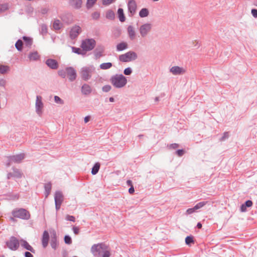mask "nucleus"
<instances>
[{
  "label": "nucleus",
  "instance_id": "obj_26",
  "mask_svg": "<svg viewBox=\"0 0 257 257\" xmlns=\"http://www.w3.org/2000/svg\"><path fill=\"white\" fill-rule=\"evenodd\" d=\"M127 48V44L126 42H121L118 44L116 46V49L118 51H122Z\"/></svg>",
  "mask_w": 257,
  "mask_h": 257
},
{
  "label": "nucleus",
  "instance_id": "obj_57",
  "mask_svg": "<svg viewBox=\"0 0 257 257\" xmlns=\"http://www.w3.org/2000/svg\"><path fill=\"white\" fill-rule=\"evenodd\" d=\"M25 257H33V255H32V254L31 252H30L29 251H26L25 253Z\"/></svg>",
  "mask_w": 257,
  "mask_h": 257
},
{
  "label": "nucleus",
  "instance_id": "obj_21",
  "mask_svg": "<svg viewBox=\"0 0 257 257\" xmlns=\"http://www.w3.org/2000/svg\"><path fill=\"white\" fill-rule=\"evenodd\" d=\"M46 63L52 69H56L58 67V63L55 60L48 59L46 61Z\"/></svg>",
  "mask_w": 257,
  "mask_h": 257
},
{
  "label": "nucleus",
  "instance_id": "obj_11",
  "mask_svg": "<svg viewBox=\"0 0 257 257\" xmlns=\"http://www.w3.org/2000/svg\"><path fill=\"white\" fill-rule=\"evenodd\" d=\"M67 76L70 81L74 80L76 78V72L74 68L70 67L66 69Z\"/></svg>",
  "mask_w": 257,
  "mask_h": 257
},
{
  "label": "nucleus",
  "instance_id": "obj_17",
  "mask_svg": "<svg viewBox=\"0 0 257 257\" xmlns=\"http://www.w3.org/2000/svg\"><path fill=\"white\" fill-rule=\"evenodd\" d=\"M127 33L128 37L131 40H134L136 38V32L135 28L132 26H129L127 27Z\"/></svg>",
  "mask_w": 257,
  "mask_h": 257
},
{
  "label": "nucleus",
  "instance_id": "obj_14",
  "mask_svg": "<svg viewBox=\"0 0 257 257\" xmlns=\"http://www.w3.org/2000/svg\"><path fill=\"white\" fill-rule=\"evenodd\" d=\"M49 240V234L47 231H44L42 236V243L44 248H46L48 244Z\"/></svg>",
  "mask_w": 257,
  "mask_h": 257
},
{
  "label": "nucleus",
  "instance_id": "obj_51",
  "mask_svg": "<svg viewBox=\"0 0 257 257\" xmlns=\"http://www.w3.org/2000/svg\"><path fill=\"white\" fill-rule=\"evenodd\" d=\"M132 70L130 68H127L124 70V74L126 75H130L132 73Z\"/></svg>",
  "mask_w": 257,
  "mask_h": 257
},
{
  "label": "nucleus",
  "instance_id": "obj_52",
  "mask_svg": "<svg viewBox=\"0 0 257 257\" xmlns=\"http://www.w3.org/2000/svg\"><path fill=\"white\" fill-rule=\"evenodd\" d=\"M179 144L176 143L172 144L169 146V149H176L179 147Z\"/></svg>",
  "mask_w": 257,
  "mask_h": 257
},
{
  "label": "nucleus",
  "instance_id": "obj_18",
  "mask_svg": "<svg viewBox=\"0 0 257 257\" xmlns=\"http://www.w3.org/2000/svg\"><path fill=\"white\" fill-rule=\"evenodd\" d=\"M50 244L52 248L54 249H56L57 246V239L56 233L55 231H53L51 235Z\"/></svg>",
  "mask_w": 257,
  "mask_h": 257
},
{
  "label": "nucleus",
  "instance_id": "obj_23",
  "mask_svg": "<svg viewBox=\"0 0 257 257\" xmlns=\"http://www.w3.org/2000/svg\"><path fill=\"white\" fill-rule=\"evenodd\" d=\"M30 61H37L39 59L40 55L37 52L30 53L28 56Z\"/></svg>",
  "mask_w": 257,
  "mask_h": 257
},
{
  "label": "nucleus",
  "instance_id": "obj_9",
  "mask_svg": "<svg viewBox=\"0 0 257 257\" xmlns=\"http://www.w3.org/2000/svg\"><path fill=\"white\" fill-rule=\"evenodd\" d=\"M170 72L174 75H181L186 72V70L183 68L178 66L172 67L170 69Z\"/></svg>",
  "mask_w": 257,
  "mask_h": 257
},
{
  "label": "nucleus",
  "instance_id": "obj_6",
  "mask_svg": "<svg viewBox=\"0 0 257 257\" xmlns=\"http://www.w3.org/2000/svg\"><path fill=\"white\" fill-rule=\"evenodd\" d=\"M95 41L93 39H85L82 41L81 47L86 51L92 50L95 46Z\"/></svg>",
  "mask_w": 257,
  "mask_h": 257
},
{
  "label": "nucleus",
  "instance_id": "obj_29",
  "mask_svg": "<svg viewBox=\"0 0 257 257\" xmlns=\"http://www.w3.org/2000/svg\"><path fill=\"white\" fill-rule=\"evenodd\" d=\"M100 165L99 163H96L92 168L91 173L92 175L96 174L100 168Z\"/></svg>",
  "mask_w": 257,
  "mask_h": 257
},
{
  "label": "nucleus",
  "instance_id": "obj_62",
  "mask_svg": "<svg viewBox=\"0 0 257 257\" xmlns=\"http://www.w3.org/2000/svg\"><path fill=\"white\" fill-rule=\"evenodd\" d=\"M126 184L128 186H130L131 187H132V186H133V183H132V181L130 180H127L126 181Z\"/></svg>",
  "mask_w": 257,
  "mask_h": 257
},
{
  "label": "nucleus",
  "instance_id": "obj_64",
  "mask_svg": "<svg viewBox=\"0 0 257 257\" xmlns=\"http://www.w3.org/2000/svg\"><path fill=\"white\" fill-rule=\"evenodd\" d=\"M109 101H110V102H113V101H114V99H113V98H112V97H110V98H109Z\"/></svg>",
  "mask_w": 257,
  "mask_h": 257
},
{
  "label": "nucleus",
  "instance_id": "obj_35",
  "mask_svg": "<svg viewBox=\"0 0 257 257\" xmlns=\"http://www.w3.org/2000/svg\"><path fill=\"white\" fill-rule=\"evenodd\" d=\"M149 15V11L147 9H143L139 13V15L141 17L144 18L147 17Z\"/></svg>",
  "mask_w": 257,
  "mask_h": 257
},
{
  "label": "nucleus",
  "instance_id": "obj_58",
  "mask_svg": "<svg viewBox=\"0 0 257 257\" xmlns=\"http://www.w3.org/2000/svg\"><path fill=\"white\" fill-rule=\"evenodd\" d=\"M135 192V189L134 188V186H132V187H131L129 189H128V192L131 194H132L134 193Z\"/></svg>",
  "mask_w": 257,
  "mask_h": 257
},
{
  "label": "nucleus",
  "instance_id": "obj_7",
  "mask_svg": "<svg viewBox=\"0 0 257 257\" xmlns=\"http://www.w3.org/2000/svg\"><path fill=\"white\" fill-rule=\"evenodd\" d=\"M6 245L10 249L16 250L19 247L20 242L16 237L13 236L6 242Z\"/></svg>",
  "mask_w": 257,
  "mask_h": 257
},
{
  "label": "nucleus",
  "instance_id": "obj_60",
  "mask_svg": "<svg viewBox=\"0 0 257 257\" xmlns=\"http://www.w3.org/2000/svg\"><path fill=\"white\" fill-rule=\"evenodd\" d=\"M55 203V207L57 211L59 210L61 207V204Z\"/></svg>",
  "mask_w": 257,
  "mask_h": 257
},
{
  "label": "nucleus",
  "instance_id": "obj_39",
  "mask_svg": "<svg viewBox=\"0 0 257 257\" xmlns=\"http://www.w3.org/2000/svg\"><path fill=\"white\" fill-rule=\"evenodd\" d=\"M64 241L66 244H70L72 243V239L69 235H65L64 237Z\"/></svg>",
  "mask_w": 257,
  "mask_h": 257
},
{
  "label": "nucleus",
  "instance_id": "obj_25",
  "mask_svg": "<svg viewBox=\"0 0 257 257\" xmlns=\"http://www.w3.org/2000/svg\"><path fill=\"white\" fill-rule=\"evenodd\" d=\"M44 188L45 191V195L47 197L50 194L52 189V184L50 182L45 184Z\"/></svg>",
  "mask_w": 257,
  "mask_h": 257
},
{
  "label": "nucleus",
  "instance_id": "obj_63",
  "mask_svg": "<svg viewBox=\"0 0 257 257\" xmlns=\"http://www.w3.org/2000/svg\"><path fill=\"white\" fill-rule=\"evenodd\" d=\"M202 225L200 222H198L197 224V227L198 228H201Z\"/></svg>",
  "mask_w": 257,
  "mask_h": 257
},
{
  "label": "nucleus",
  "instance_id": "obj_56",
  "mask_svg": "<svg viewBox=\"0 0 257 257\" xmlns=\"http://www.w3.org/2000/svg\"><path fill=\"white\" fill-rule=\"evenodd\" d=\"M72 49H73V51L74 53H76L77 54H80V51H81V49L79 48H74V47L72 48Z\"/></svg>",
  "mask_w": 257,
  "mask_h": 257
},
{
  "label": "nucleus",
  "instance_id": "obj_34",
  "mask_svg": "<svg viewBox=\"0 0 257 257\" xmlns=\"http://www.w3.org/2000/svg\"><path fill=\"white\" fill-rule=\"evenodd\" d=\"M111 66H112V64L110 62L103 63H102L101 64H100V68L101 69L105 70V69H107L111 68Z\"/></svg>",
  "mask_w": 257,
  "mask_h": 257
},
{
  "label": "nucleus",
  "instance_id": "obj_59",
  "mask_svg": "<svg viewBox=\"0 0 257 257\" xmlns=\"http://www.w3.org/2000/svg\"><path fill=\"white\" fill-rule=\"evenodd\" d=\"M91 118V116L90 115H87L84 118V122L85 123L88 122Z\"/></svg>",
  "mask_w": 257,
  "mask_h": 257
},
{
  "label": "nucleus",
  "instance_id": "obj_38",
  "mask_svg": "<svg viewBox=\"0 0 257 257\" xmlns=\"http://www.w3.org/2000/svg\"><path fill=\"white\" fill-rule=\"evenodd\" d=\"M22 46H23V42L21 40H18L15 44V46H16V48L19 51L22 50Z\"/></svg>",
  "mask_w": 257,
  "mask_h": 257
},
{
  "label": "nucleus",
  "instance_id": "obj_28",
  "mask_svg": "<svg viewBox=\"0 0 257 257\" xmlns=\"http://www.w3.org/2000/svg\"><path fill=\"white\" fill-rule=\"evenodd\" d=\"M13 170L14 171V172H13L14 177H16L18 178H22L23 174V173L21 172V171L19 169L14 168L13 169Z\"/></svg>",
  "mask_w": 257,
  "mask_h": 257
},
{
  "label": "nucleus",
  "instance_id": "obj_1",
  "mask_svg": "<svg viewBox=\"0 0 257 257\" xmlns=\"http://www.w3.org/2000/svg\"><path fill=\"white\" fill-rule=\"evenodd\" d=\"M91 252L95 257H110L109 247L104 243L93 244Z\"/></svg>",
  "mask_w": 257,
  "mask_h": 257
},
{
  "label": "nucleus",
  "instance_id": "obj_50",
  "mask_svg": "<svg viewBox=\"0 0 257 257\" xmlns=\"http://www.w3.org/2000/svg\"><path fill=\"white\" fill-rule=\"evenodd\" d=\"M195 211H196V209H194V207L191 208H188L186 210V213L187 214H191L194 213Z\"/></svg>",
  "mask_w": 257,
  "mask_h": 257
},
{
  "label": "nucleus",
  "instance_id": "obj_30",
  "mask_svg": "<svg viewBox=\"0 0 257 257\" xmlns=\"http://www.w3.org/2000/svg\"><path fill=\"white\" fill-rule=\"evenodd\" d=\"M106 18L109 20H113L115 18L114 13L111 10L108 11L106 13Z\"/></svg>",
  "mask_w": 257,
  "mask_h": 257
},
{
  "label": "nucleus",
  "instance_id": "obj_40",
  "mask_svg": "<svg viewBox=\"0 0 257 257\" xmlns=\"http://www.w3.org/2000/svg\"><path fill=\"white\" fill-rule=\"evenodd\" d=\"M40 29H41V32L42 34H45L47 33V27L45 25H44V24L41 25L40 26Z\"/></svg>",
  "mask_w": 257,
  "mask_h": 257
},
{
  "label": "nucleus",
  "instance_id": "obj_45",
  "mask_svg": "<svg viewBox=\"0 0 257 257\" xmlns=\"http://www.w3.org/2000/svg\"><path fill=\"white\" fill-rule=\"evenodd\" d=\"M115 0H102V4L104 6H108L112 4Z\"/></svg>",
  "mask_w": 257,
  "mask_h": 257
},
{
  "label": "nucleus",
  "instance_id": "obj_22",
  "mask_svg": "<svg viewBox=\"0 0 257 257\" xmlns=\"http://www.w3.org/2000/svg\"><path fill=\"white\" fill-rule=\"evenodd\" d=\"M82 93L85 95H88L91 92L90 86L88 84H84L81 88Z\"/></svg>",
  "mask_w": 257,
  "mask_h": 257
},
{
  "label": "nucleus",
  "instance_id": "obj_12",
  "mask_svg": "<svg viewBox=\"0 0 257 257\" xmlns=\"http://www.w3.org/2000/svg\"><path fill=\"white\" fill-rule=\"evenodd\" d=\"M81 32V28L79 26H75L71 29L70 32V36L71 38L74 39L78 36Z\"/></svg>",
  "mask_w": 257,
  "mask_h": 257
},
{
  "label": "nucleus",
  "instance_id": "obj_41",
  "mask_svg": "<svg viewBox=\"0 0 257 257\" xmlns=\"http://www.w3.org/2000/svg\"><path fill=\"white\" fill-rule=\"evenodd\" d=\"M24 39V40L25 41V42L26 43V44L27 45V46H31L32 44V40L30 38H27V37H24L23 38Z\"/></svg>",
  "mask_w": 257,
  "mask_h": 257
},
{
  "label": "nucleus",
  "instance_id": "obj_61",
  "mask_svg": "<svg viewBox=\"0 0 257 257\" xmlns=\"http://www.w3.org/2000/svg\"><path fill=\"white\" fill-rule=\"evenodd\" d=\"M14 177L13 173H9L7 175L8 179H10L11 178Z\"/></svg>",
  "mask_w": 257,
  "mask_h": 257
},
{
  "label": "nucleus",
  "instance_id": "obj_20",
  "mask_svg": "<svg viewBox=\"0 0 257 257\" xmlns=\"http://www.w3.org/2000/svg\"><path fill=\"white\" fill-rule=\"evenodd\" d=\"M252 202L251 200H247L242 204L240 207V211L242 212L247 211V207H250L252 206Z\"/></svg>",
  "mask_w": 257,
  "mask_h": 257
},
{
  "label": "nucleus",
  "instance_id": "obj_54",
  "mask_svg": "<svg viewBox=\"0 0 257 257\" xmlns=\"http://www.w3.org/2000/svg\"><path fill=\"white\" fill-rule=\"evenodd\" d=\"M65 73H66V72L63 70L59 71L58 72L59 75L63 78H64L66 76Z\"/></svg>",
  "mask_w": 257,
  "mask_h": 257
},
{
  "label": "nucleus",
  "instance_id": "obj_42",
  "mask_svg": "<svg viewBox=\"0 0 257 257\" xmlns=\"http://www.w3.org/2000/svg\"><path fill=\"white\" fill-rule=\"evenodd\" d=\"M229 137V132H224L223 134V136L220 139V141L222 142L225 141L226 139Z\"/></svg>",
  "mask_w": 257,
  "mask_h": 257
},
{
  "label": "nucleus",
  "instance_id": "obj_16",
  "mask_svg": "<svg viewBox=\"0 0 257 257\" xmlns=\"http://www.w3.org/2000/svg\"><path fill=\"white\" fill-rule=\"evenodd\" d=\"M20 242L22 246H23L24 248H25L28 250L30 251L32 253H35V250L33 248L32 246H31L29 244V243L27 241L23 239H21L20 240Z\"/></svg>",
  "mask_w": 257,
  "mask_h": 257
},
{
  "label": "nucleus",
  "instance_id": "obj_49",
  "mask_svg": "<svg viewBox=\"0 0 257 257\" xmlns=\"http://www.w3.org/2000/svg\"><path fill=\"white\" fill-rule=\"evenodd\" d=\"M92 18L95 20L98 19L100 17V14L98 12H94L92 15Z\"/></svg>",
  "mask_w": 257,
  "mask_h": 257
},
{
  "label": "nucleus",
  "instance_id": "obj_10",
  "mask_svg": "<svg viewBox=\"0 0 257 257\" xmlns=\"http://www.w3.org/2000/svg\"><path fill=\"white\" fill-rule=\"evenodd\" d=\"M24 158L25 154L22 153L16 155L10 156L9 157V161L10 162L20 163Z\"/></svg>",
  "mask_w": 257,
  "mask_h": 257
},
{
  "label": "nucleus",
  "instance_id": "obj_13",
  "mask_svg": "<svg viewBox=\"0 0 257 257\" xmlns=\"http://www.w3.org/2000/svg\"><path fill=\"white\" fill-rule=\"evenodd\" d=\"M55 203H58L61 204L64 200V196L62 192L60 191H57L55 192L54 195Z\"/></svg>",
  "mask_w": 257,
  "mask_h": 257
},
{
  "label": "nucleus",
  "instance_id": "obj_47",
  "mask_svg": "<svg viewBox=\"0 0 257 257\" xmlns=\"http://www.w3.org/2000/svg\"><path fill=\"white\" fill-rule=\"evenodd\" d=\"M111 89V87L109 85H106L102 87V90L104 92H108Z\"/></svg>",
  "mask_w": 257,
  "mask_h": 257
},
{
  "label": "nucleus",
  "instance_id": "obj_43",
  "mask_svg": "<svg viewBox=\"0 0 257 257\" xmlns=\"http://www.w3.org/2000/svg\"><path fill=\"white\" fill-rule=\"evenodd\" d=\"M96 0H87V7L88 8H91L96 3Z\"/></svg>",
  "mask_w": 257,
  "mask_h": 257
},
{
  "label": "nucleus",
  "instance_id": "obj_33",
  "mask_svg": "<svg viewBox=\"0 0 257 257\" xmlns=\"http://www.w3.org/2000/svg\"><path fill=\"white\" fill-rule=\"evenodd\" d=\"M185 243L188 245H191L192 243H194L193 237L192 236H188L185 238Z\"/></svg>",
  "mask_w": 257,
  "mask_h": 257
},
{
  "label": "nucleus",
  "instance_id": "obj_37",
  "mask_svg": "<svg viewBox=\"0 0 257 257\" xmlns=\"http://www.w3.org/2000/svg\"><path fill=\"white\" fill-rule=\"evenodd\" d=\"M207 203H208L207 201L200 202L198 203H197L196 205L194 206V209H196V210H197V209H199L203 207Z\"/></svg>",
  "mask_w": 257,
  "mask_h": 257
},
{
  "label": "nucleus",
  "instance_id": "obj_27",
  "mask_svg": "<svg viewBox=\"0 0 257 257\" xmlns=\"http://www.w3.org/2000/svg\"><path fill=\"white\" fill-rule=\"evenodd\" d=\"M117 14L119 21L121 22H123L125 21V17L123 14V9L121 8L118 9L117 11Z\"/></svg>",
  "mask_w": 257,
  "mask_h": 257
},
{
  "label": "nucleus",
  "instance_id": "obj_36",
  "mask_svg": "<svg viewBox=\"0 0 257 257\" xmlns=\"http://www.w3.org/2000/svg\"><path fill=\"white\" fill-rule=\"evenodd\" d=\"M9 71V67L6 65H0V73L4 74Z\"/></svg>",
  "mask_w": 257,
  "mask_h": 257
},
{
  "label": "nucleus",
  "instance_id": "obj_48",
  "mask_svg": "<svg viewBox=\"0 0 257 257\" xmlns=\"http://www.w3.org/2000/svg\"><path fill=\"white\" fill-rule=\"evenodd\" d=\"M185 151L184 150H178L176 152V154L179 156L181 157L184 154Z\"/></svg>",
  "mask_w": 257,
  "mask_h": 257
},
{
  "label": "nucleus",
  "instance_id": "obj_3",
  "mask_svg": "<svg viewBox=\"0 0 257 257\" xmlns=\"http://www.w3.org/2000/svg\"><path fill=\"white\" fill-rule=\"evenodd\" d=\"M14 217L19 218L23 220H29L31 214L29 211L24 208H15L12 211Z\"/></svg>",
  "mask_w": 257,
  "mask_h": 257
},
{
  "label": "nucleus",
  "instance_id": "obj_44",
  "mask_svg": "<svg viewBox=\"0 0 257 257\" xmlns=\"http://www.w3.org/2000/svg\"><path fill=\"white\" fill-rule=\"evenodd\" d=\"M66 219L68 221H70L72 222L75 221V218L74 216H72V215H67L66 216Z\"/></svg>",
  "mask_w": 257,
  "mask_h": 257
},
{
  "label": "nucleus",
  "instance_id": "obj_24",
  "mask_svg": "<svg viewBox=\"0 0 257 257\" xmlns=\"http://www.w3.org/2000/svg\"><path fill=\"white\" fill-rule=\"evenodd\" d=\"M69 3L72 7L75 8H79L82 5V1L81 0H70Z\"/></svg>",
  "mask_w": 257,
  "mask_h": 257
},
{
  "label": "nucleus",
  "instance_id": "obj_46",
  "mask_svg": "<svg viewBox=\"0 0 257 257\" xmlns=\"http://www.w3.org/2000/svg\"><path fill=\"white\" fill-rule=\"evenodd\" d=\"M54 100L56 103L58 104H62L63 103V100L58 96H55Z\"/></svg>",
  "mask_w": 257,
  "mask_h": 257
},
{
  "label": "nucleus",
  "instance_id": "obj_55",
  "mask_svg": "<svg viewBox=\"0 0 257 257\" xmlns=\"http://www.w3.org/2000/svg\"><path fill=\"white\" fill-rule=\"evenodd\" d=\"M251 14L254 18H257V10L252 9L251 10Z\"/></svg>",
  "mask_w": 257,
  "mask_h": 257
},
{
  "label": "nucleus",
  "instance_id": "obj_5",
  "mask_svg": "<svg viewBox=\"0 0 257 257\" xmlns=\"http://www.w3.org/2000/svg\"><path fill=\"white\" fill-rule=\"evenodd\" d=\"M136 53L129 51L124 54L119 56V59L121 62H127L136 60L137 58Z\"/></svg>",
  "mask_w": 257,
  "mask_h": 257
},
{
  "label": "nucleus",
  "instance_id": "obj_31",
  "mask_svg": "<svg viewBox=\"0 0 257 257\" xmlns=\"http://www.w3.org/2000/svg\"><path fill=\"white\" fill-rule=\"evenodd\" d=\"M9 8V5L8 3L0 5V13L7 11Z\"/></svg>",
  "mask_w": 257,
  "mask_h": 257
},
{
  "label": "nucleus",
  "instance_id": "obj_53",
  "mask_svg": "<svg viewBox=\"0 0 257 257\" xmlns=\"http://www.w3.org/2000/svg\"><path fill=\"white\" fill-rule=\"evenodd\" d=\"M73 230L75 234H78L79 233V228L78 227L74 226L73 227Z\"/></svg>",
  "mask_w": 257,
  "mask_h": 257
},
{
  "label": "nucleus",
  "instance_id": "obj_15",
  "mask_svg": "<svg viewBox=\"0 0 257 257\" xmlns=\"http://www.w3.org/2000/svg\"><path fill=\"white\" fill-rule=\"evenodd\" d=\"M128 9L130 12L134 15L137 9V4L135 1L130 0L128 3Z\"/></svg>",
  "mask_w": 257,
  "mask_h": 257
},
{
  "label": "nucleus",
  "instance_id": "obj_8",
  "mask_svg": "<svg viewBox=\"0 0 257 257\" xmlns=\"http://www.w3.org/2000/svg\"><path fill=\"white\" fill-rule=\"evenodd\" d=\"M152 28V24L146 23L141 25L139 28V32L142 37H146L151 32Z\"/></svg>",
  "mask_w": 257,
  "mask_h": 257
},
{
  "label": "nucleus",
  "instance_id": "obj_32",
  "mask_svg": "<svg viewBox=\"0 0 257 257\" xmlns=\"http://www.w3.org/2000/svg\"><path fill=\"white\" fill-rule=\"evenodd\" d=\"M62 24L58 20H55L53 23V27L55 30H59L62 27Z\"/></svg>",
  "mask_w": 257,
  "mask_h": 257
},
{
  "label": "nucleus",
  "instance_id": "obj_2",
  "mask_svg": "<svg viewBox=\"0 0 257 257\" xmlns=\"http://www.w3.org/2000/svg\"><path fill=\"white\" fill-rule=\"evenodd\" d=\"M110 81L115 87L121 88L126 85L127 79L122 74H115L110 78Z\"/></svg>",
  "mask_w": 257,
  "mask_h": 257
},
{
  "label": "nucleus",
  "instance_id": "obj_4",
  "mask_svg": "<svg viewBox=\"0 0 257 257\" xmlns=\"http://www.w3.org/2000/svg\"><path fill=\"white\" fill-rule=\"evenodd\" d=\"M94 69L92 67H84L82 68L80 71V75L81 78L85 81H87L90 79Z\"/></svg>",
  "mask_w": 257,
  "mask_h": 257
},
{
  "label": "nucleus",
  "instance_id": "obj_19",
  "mask_svg": "<svg viewBox=\"0 0 257 257\" xmlns=\"http://www.w3.org/2000/svg\"><path fill=\"white\" fill-rule=\"evenodd\" d=\"M42 98L40 96H37L36 101V107L37 111H41L43 107V103L42 101Z\"/></svg>",
  "mask_w": 257,
  "mask_h": 257
}]
</instances>
